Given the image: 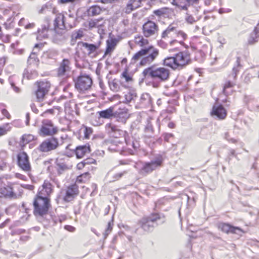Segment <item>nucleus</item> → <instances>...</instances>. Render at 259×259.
Masks as SVG:
<instances>
[{"label":"nucleus","instance_id":"18","mask_svg":"<svg viewBox=\"0 0 259 259\" xmlns=\"http://www.w3.org/2000/svg\"><path fill=\"white\" fill-rule=\"evenodd\" d=\"M130 117L129 110L125 106H120L116 111L114 110V117L118 122L125 123Z\"/></svg>","mask_w":259,"mask_h":259},{"label":"nucleus","instance_id":"19","mask_svg":"<svg viewBox=\"0 0 259 259\" xmlns=\"http://www.w3.org/2000/svg\"><path fill=\"white\" fill-rule=\"evenodd\" d=\"M179 68L189 64L191 62L190 54L188 51L180 52L176 55Z\"/></svg>","mask_w":259,"mask_h":259},{"label":"nucleus","instance_id":"2","mask_svg":"<svg viewBox=\"0 0 259 259\" xmlns=\"http://www.w3.org/2000/svg\"><path fill=\"white\" fill-rule=\"evenodd\" d=\"M143 74L145 79H151L159 82L167 80L170 76L169 69L164 67H157L151 66L143 71Z\"/></svg>","mask_w":259,"mask_h":259},{"label":"nucleus","instance_id":"38","mask_svg":"<svg viewBox=\"0 0 259 259\" xmlns=\"http://www.w3.org/2000/svg\"><path fill=\"white\" fill-rule=\"evenodd\" d=\"M173 44L172 40L169 39V44L168 45V50L170 52H178L180 50L181 45L180 44Z\"/></svg>","mask_w":259,"mask_h":259},{"label":"nucleus","instance_id":"37","mask_svg":"<svg viewBox=\"0 0 259 259\" xmlns=\"http://www.w3.org/2000/svg\"><path fill=\"white\" fill-rule=\"evenodd\" d=\"M103 19V18H100L96 19H91L88 22V28L90 30H92V29L96 28L98 26V24L99 21L102 20Z\"/></svg>","mask_w":259,"mask_h":259},{"label":"nucleus","instance_id":"53","mask_svg":"<svg viewBox=\"0 0 259 259\" xmlns=\"http://www.w3.org/2000/svg\"><path fill=\"white\" fill-rule=\"evenodd\" d=\"M174 135L171 133H165L164 135V139L165 141L168 142L170 138L173 137Z\"/></svg>","mask_w":259,"mask_h":259},{"label":"nucleus","instance_id":"39","mask_svg":"<svg viewBox=\"0 0 259 259\" xmlns=\"http://www.w3.org/2000/svg\"><path fill=\"white\" fill-rule=\"evenodd\" d=\"M114 225V218L112 216L111 218V220L108 223L107 228L105 230V237H106V236L110 234L113 229V227Z\"/></svg>","mask_w":259,"mask_h":259},{"label":"nucleus","instance_id":"11","mask_svg":"<svg viewBox=\"0 0 259 259\" xmlns=\"http://www.w3.org/2000/svg\"><path fill=\"white\" fill-rule=\"evenodd\" d=\"M162 163V157H158L155 160L150 162H145L140 170V174L145 176L150 174L153 170L161 166Z\"/></svg>","mask_w":259,"mask_h":259},{"label":"nucleus","instance_id":"5","mask_svg":"<svg viewBox=\"0 0 259 259\" xmlns=\"http://www.w3.org/2000/svg\"><path fill=\"white\" fill-rule=\"evenodd\" d=\"M59 131L58 127L55 125L51 120L44 119L38 130V134L41 137H53Z\"/></svg>","mask_w":259,"mask_h":259},{"label":"nucleus","instance_id":"15","mask_svg":"<svg viewBox=\"0 0 259 259\" xmlns=\"http://www.w3.org/2000/svg\"><path fill=\"white\" fill-rule=\"evenodd\" d=\"M210 114L220 120H223L226 118L228 112L222 104H215L212 106Z\"/></svg>","mask_w":259,"mask_h":259},{"label":"nucleus","instance_id":"31","mask_svg":"<svg viewBox=\"0 0 259 259\" xmlns=\"http://www.w3.org/2000/svg\"><path fill=\"white\" fill-rule=\"evenodd\" d=\"M91 178L90 174L89 172H86L77 176L75 184H85L88 183Z\"/></svg>","mask_w":259,"mask_h":259},{"label":"nucleus","instance_id":"55","mask_svg":"<svg viewBox=\"0 0 259 259\" xmlns=\"http://www.w3.org/2000/svg\"><path fill=\"white\" fill-rule=\"evenodd\" d=\"M121 96L119 94H115L111 97V101L119 100L121 99Z\"/></svg>","mask_w":259,"mask_h":259},{"label":"nucleus","instance_id":"4","mask_svg":"<svg viewBox=\"0 0 259 259\" xmlns=\"http://www.w3.org/2000/svg\"><path fill=\"white\" fill-rule=\"evenodd\" d=\"M163 38H167L172 40L173 44L184 46V41L187 39V34L182 30H177L174 27H168L161 35Z\"/></svg>","mask_w":259,"mask_h":259},{"label":"nucleus","instance_id":"25","mask_svg":"<svg viewBox=\"0 0 259 259\" xmlns=\"http://www.w3.org/2000/svg\"><path fill=\"white\" fill-rule=\"evenodd\" d=\"M69 159L66 158H58L56 159V167L59 174L70 168L71 166L69 164Z\"/></svg>","mask_w":259,"mask_h":259},{"label":"nucleus","instance_id":"63","mask_svg":"<svg viewBox=\"0 0 259 259\" xmlns=\"http://www.w3.org/2000/svg\"><path fill=\"white\" fill-rule=\"evenodd\" d=\"M7 167V164L5 162H3L1 164H0V170H4Z\"/></svg>","mask_w":259,"mask_h":259},{"label":"nucleus","instance_id":"12","mask_svg":"<svg viewBox=\"0 0 259 259\" xmlns=\"http://www.w3.org/2000/svg\"><path fill=\"white\" fill-rule=\"evenodd\" d=\"M237 74L235 73L232 76V79L229 75L228 78L225 80L223 84V93L227 96L232 95L235 92L234 88L236 85Z\"/></svg>","mask_w":259,"mask_h":259},{"label":"nucleus","instance_id":"34","mask_svg":"<svg viewBox=\"0 0 259 259\" xmlns=\"http://www.w3.org/2000/svg\"><path fill=\"white\" fill-rule=\"evenodd\" d=\"M165 65L169 66L174 69H179L177 61H176V57H170L165 58L164 60Z\"/></svg>","mask_w":259,"mask_h":259},{"label":"nucleus","instance_id":"32","mask_svg":"<svg viewBox=\"0 0 259 259\" xmlns=\"http://www.w3.org/2000/svg\"><path fill=\"white\" fill-rule=\"evenodd\" d=\"M171 4L182 10H187L188 4L187 0H169Z\"/></svg>","mask_w":259,"mask_h":259},{"label":"nucleus","instance_id":"21","mask_svg":"<svg viewBox=\"0 0 259 259\" xmlns=\"http://www.w3.org/2000/svg\"><path fill=\"white\" fill-rule=\"evenodd\" d=\"M218 228L220 230L226 234H238L240 232H244L241 228L233 226L228 223H220L218 225Z\"/></svg>","mask_w":259,"mask_h":259},{"label":"nucleus","instance_id":"41","mask_svg":"<svg viewBox=\"0 0 259 259\" xmlns=\"http://www.w3.org/2000/svg\"><path fill=\"white\" fill-rule=\"evenodd\" d=\"M111 90L114 92H117L120 89V86L115 80H113L110 83Z\"/></svg>","mask_w":259,"mask_h":259},{"label":"nucleus","instance_id":"59","mask_svg":"<svg viewBox=\"0 0 259 259\" xmlns=\"http://www.w3.org/2000/svg\"><path fill=\"white\" fill-rule=\"evenodd\" d=\"M35 26L34 23H27L25 25V28L26 29H31L33 28Z\"/></svg>","mask_w":259,"mask_h":259},{"label":"nucleus","instance_id":"44","mask_svg":"<svg viewBox=\"0 0 259 259\" xmlns=\"http://www.w3.org/2000/svg\"><path fill=\"white\" fill-rule=\"evenodd\" d=\"M83 161H84L85 165L96 164V160L92 158H88Z\"/></svg>","mask_w":259,"mask_h":259},{"label":"nucleus","instance_id":"49","mask_svg":"<svg viewBox=\"0 0 259 259\" xmlns=\"http://www.w3.org/2000/svg\"><path fill=\"white\" fill-rule=\"evenodd\" d=\"M85 164L83 161H82L77 163L76 168L78 170H81L85 166Z\"/></svg>","mask_w":259,"mask_h":259},{"label":"nucleus","instance_id":"61","mask_svg":"<svg viewBox=\"0 0 259 259\" xmlns=\"http://www.w3.org/2000/svg\"><path fill=\"white\" fill-rule=\"evenodd\" d=\"M27 24L26 20L24 19H21L19 22V25L20 26H24Z\"/></svg>","mask_w":259,"mask_h":259},{"label":"nucleus","instance_id":"23","mask_svg":"<svg viewBox=\"0 0 259 259\" xmlns=\"http://www.w3.org/2000/svg\"><path fill=\"white\" fill-rule=\"evenodd\" d=\"M105 130L110 136L115 138H120L122 133L117 125L111 123H108L105 125Z\"/></svg>","mask_w":259,"mask_h":259},{"label":"nucleus","instance_id":"7","mask_svg":"<svg viewBox=\"0 0 259 259\" xmlns=\"http://www.w3.org/2000/svg\"><path fill=\"white\" fill-rule=\"evenodd\" d=\"M160 219V215L158 213H152L149 216L142 218L139 221V225L144 232L148 233L154 230L153 224Z\"/></svg>","mask_w":259,"mask_h":259},{"label":"nucleus","instance_id":"24","mask_svg":"<svg viewBox=\"0 0 259 259\" xmlns=\"http://www.w3.org/2000/svg\"><path fill=\"white\" fill-rule=\"evenodd\" d=\"M145 0H129L124 8L126 14H130L132 12L142 6V2Z\"/></svg>","mask_w":259,"mask_h":259},{"label":"nucleus","instance_id":"22","mask_svg":"<svg viewBox=\"0 0 259 259\" xmlns=\"http://www.w3.org/2000/svg\"><path fill=\"white\" fill-rule=\"evenodd\" d=\"M70 61L67 59H64L60 63L57 69V74L59 77L66 75L70 71Z\"/></svg>","mask_w":259,"mask_h":259},{"label":"nucleus","instance_id":"30","mask_svg":"<svg viewBox=\"0 0 259 259\" xmlns=\"http://www.w3.org/2000/svg\"><path fill=\"white\" fill-rule=\"evenodd\" d=\"M102 11L101 7L98 5H93L87 10V14L88 16L94 17L100 15Z\"/></svg>","mask_w":259,"mask_h":259},{"label":"nucleus","instance_id":"56","mask_svg":"<svg viewBox=\"0 0 259 259\" xmlns=\"http://www.w3.org/2000/svg\"><path fill=\"white\" fill-rule=\"evenodd\" d=\"M75 0H58L60 4H66L69 3H73Z\"/></svg>","mask_w":259,"mask_h":259},{"label":"nucleus","instance_id":"8","mask_svg":"<svg viewBox=\"0 0 259 259\" xmlns=\"http://www.w3.org/2000/svg\"><path fill=\"white\" fill-rule=\"evenodd\" d=\"M35 84L37 89L34 92L37 102H42L45 99L46 96L48 94L51 87L50 82L47 80L36 81Z\"/></svg>","mask_w":259,"mask_h":259},{"label":"nucleus","instance_id":"14","mask_svg":"<svg viewBox=\"0 0 259 259\" xmlns=\"http://www.w3.org/2000/svg\"><path fill=\"white\" fill-rule=\"evenodd\" d=\"M54 191L53 186L49 181L45 180L42 185L39 187L35 196L50 198L51 195Z\"/></svg>","mask_w":259,"mask_h":259},{"label":"nucleus","instance_id":"62","mask_svg":"<svg viewBox=\"0 0 259 259\" xmlns=\"http://www.w3.org/2000/svg\"><path fill=\"white\" fill-rule=\"evenodd\" d=\"M168 127L170 128H174L176 127V124L174 122H169L167 125Z\"/></svg>","mask_w":259,"mask_h":259},{"label":"nucleus","instance_id":"54","mask_svg":"<svg viewBox=\"0 0 259 259\" xmlns=\"http://www.w3.org/2000/svg\"><path fill=\"white\" fill-rule=\"evenodd\" d=\"M10 222V220L8 219L5 221H4L3 223H1L0 224V229H3L5 227H6L8 223Z\"/></svg>","mask_w":259,"mask_h":259},{"label":"nucleus","instance_id":"27","mask_svg":"<svg viewBox=\"0 0 259 259\" xmlns=\"http://www.w3.org/2000/svg\"><path fill=\"white\" fill-rule=\"evenodd\" d=\"M259 38V22L253 29L252 32L250 34L248 38V44L252 45L257 42Z\"/></svg>","mask_w":259,"mask_h":259},{"label":"nucleus","instance_id":"26","mask_svg":"<svg viewBox=\"0 0 259 259\" xmlns=\"http://www.w3.org/2000/svg\"><path fill=\"white\" fill-rule=\"evenodd\" d=\"M90 152V147L89 146L82 145L77 146L75 150V155L78 159L83 157L87 153Z\"/></svg>","mask_w":259,"mask_h":259},{"label":"nucleus","instance_id":"42","mask_svg":"<svg viewBox=\"0 0 259 259\" xmlns=\"http://www.w3.org/2000/svg\"><path fill=\"white\" fill-rule=\"evenodd\" d=\"M121 77L125 79L126 82L132 81V77L129 74L127 70H125L121 74Z\"/></svg>","mask_w":259,"mask_h":259},{"label":"nucleus","instance_id":"51","mask_svg":"<svg viewBox=\"0 0 259 259\" xmlns=\"http://www.w3.org/2000/svg\"><path fill=\"white\" fill-rule=\"evenodd\" d=\"M2 113L4 116L8 119H9L11 117V115L8 111L5 108H2Z\"/></svg>","mask_w":259,"mask_h":259},{"label":"nucleus","instance_id":"20","mask_svg":"<svg viewBox=\"0 0 259 259\" xmlns=\"http://www.w3.org/2000/svg\"><path fill=\"white\" fill-rule=\"evenodd\" d=\"M17 162L19 167L25 171H29L31 169L28 156L25 152H21L17 155Z\"/></svg>","mask_w":259,"mask_h":259},{"label":"nucleus","instance_id":"47","mask_svg":"<svg viewBox=\"0 0 259 259\" xmlns=\"http://www.w3.org/2000/svg\"><path fill=\"white\" fill-rule=\"evenodd\" d=\"M126 173V171H124L122 172L115 174L113 176V178L115 180H118L119 179H120L123 176L124 174Z\"/></svg>","mask_w":259,"mask_h":259},{"label":"nucleus","instance_id":"48","mask_svg":"<svg viewBox=\"0 0 259 259\" xmlns=\"http://www.w3.org/2000/svg\"><path fill=\"white\" fill-rule=\"evenodd\" d=\"M186 20L188 23L190 24H192L195 22L194 17L191 15H187L186 17Z\"/></svg>","mask_w":259,"mask_h":259},{"label":"nucleus","instance_id":"13","mask_svg":"<svg viewBox=\"0 0 259 259\" xmlns=\"http://www.w3.org/2000/svg\"><path fill=\"white\" fill-rule=\"evenodd\" d=\"M77 45L82 51L84 56L88 55L91 57H96L98 55L97 52L98 49V46L83 41L78 42Z\"/></svg>","mask_w":259,"mask_h":259},{"label":"nucleus","instance_id":"45","mask_svg":"<svg viewBox=\"0 0 259 259\" xmlns=\"http://www.w3.org/2000/svg\"><path fill=\"white\" fill-rule=\"evenodd\" d=\"M92 130L91 129V128H89V127H86L84 131V137L87 139L89 138V137H90V135L92 134Z\"/></svg>","mask_w":259,"mask_h":259},{"label":"nucleus","instance_id":"60","mask_svg":"<svg viewBox=\"0 0 259 259\" xmlns=\"http://www.w3.org/2000/svg\"><path fill=\"white\" fill-rule=\"evenodd\" d=\"M116 1V0H100V2L102 4H108L114 3Z\"/></svg>","mask_w":259,"mask_h":259},{"label":"nucleus","instance_id":"36","mask_svg":"<svg viewBox=\"0 0 259 259\" xmlns=\"http://www.w3.org/2000/svg\"><path fill=\"white\" fill-rule=\"evenodd\" d=\"M137 97V94L135 93L132 92H128L124 94V101H123L125 103H129L133 101H134Z\"/></svg>","mask_w":259,"mask_h":259},{"label":"nucleus","instance_id":"43","mask_svg":"<svg viewBox=\"0 0 259 259\" xmlns=\"http://www.w3.org/2000/svg\"><path fill=\"white\" fill-rule=\"evenodd\" d=\"M9 81L11 85L12 88L14 89V90L16 92V87L15 85V76H11L9 78Z\"/></svg>","mask_w":259,"mask_h":259},{"label":"nucleus","instance_id":"29","mask_svg":"<svg viewBox=\"0 0 259 259\" xmlns=\"http://www.w3.org/2000/svg\"><path fill=\"white\" fill-rule=\"evenodd\" d=\"M37 138L33 135L28 134L23 135L20 140V144L22 146H24L29 143L36 141Z\"/></svg>","mask_w":259,"mask_h":259},{"label":"nucleus","instance_id":"33","mask_svg":"<svg viewBox=\"0 0 259 259\" xmlns=\"http://www.w3.org/2000/svg\"><path fill=\"white\" fill-rule=\"evenodd\" d=\"M107 47L105 52V55L110 54L115 49L117 45V41L115 39H110L106 41Z\"/></svg>","mask_w":259,"mask_h":259},{"label":"nucleus","instance_id":"6","mask_svg":"<svg viewBox=\"0 0 259 259\" xmlns=\"http://www.w3.org/2000/svg\"><path fill=\"white\" fill-rule=\"evenodd\" d=\"M14 183L8 181L7 178L0 177V197L11 199L15 196L14 192Z\"/></svg>","mask_w":259,"mask_h":259},{"label":"nucleus","instance_id":"17","mask_svg":"<svg viewBox=\"0 0 259 259\" xmlns=\"http://www.w3.org/2000/svg\"><path fill=\"white\" fill-rule=\"evenodd\" d=\"M78 187L76 184L68 186L65 190L63 200L66 202L72 201L79 194Z\"/></svg>","mask_w":259,"mask_h":259},{"label":"nucleus","instance_id":"58","mask_svg":"<svg viewBox=\"0 0 259 259\" xmlns=\"http://www.w3.org/2000/svg\"><path fill=\"white\" fill-rule=\"evenodd\" d=\"M199 1V0H187L188 4V7H189L191 5L197 3Z\"/></svg>","mask_w":259,"mask_h":259},{"label":"nucleus","instance_id":"52","mask_svg":"<svg viewBox=\"0 0 259 259\" xmlns=\"http://www.w3.org/2000/svg\"><path fill=\"white\" fill-rule=\"evenodd\" d=\"M8 124L6 125L5 126H0V136L5 135L6 133L7 130L6 126H8Z\"/></svg>","mask_w":259,"mask_h":259},{"label":"nucleus","instance_id":"40","mask_svg":"<svg viewBox=\"0 0 259 259\" xmlns=\"http://www.w3.org/2000/svg\"><path fill=\"white\" fill-rule=\"evenodd\" d=\"M167 10V8H161L160 9L154 10L153 13L154 15L158 16L159 17H160L166 14Z\"/></svg>","mask_w":259,"mask_h":259},{"label":"nucleus","instance_id":"9","mask_svg":"<svg viewBox=\"0 0 259 259\" xmlns=\"http://www.w3.org/2000/svg\"><path fill=\"white\" fill-rule=\"evenodd\" d=\"M60 146L59 140L54 136L44 140L38 146V150L43 153L55 150Z\"/></svg>","mask_w":259,"mask_h":259},{"label":"nucleus","instance_id":"35","mask_svg":"<svg viewBox=\"0 0 259 259\" xmlns=\"http://www.w3.org/2000/svg\"><path fill=\"white\" fill-rule=\"evenodd\" d=\"M64 15L61 13L57 15L54 20V25L55 28H62L61 27H65L64 25Z\"/></svg>","mask_w":259,"mask_h":259},{"label":"nucleus","instance_id":"16","mask_svg":"<svg viewBox=\"0 0 259 259\" xmlns=\"http://www.w3.org/2000/svg\"><path fill=\"white\" fill-rule=\"evenodd\" d=\"M158 30V25L152 21H148L145 23L142 27L143 33L146 37L156 34Z\"/></svg>","mask_w":259,"mask_h":259},{"label":"nucleus","instance_id":"1","mask_svg":"<svg viewBox=\"0 0 259 259\" xmlns=\"http://www.w3.org/2000/svg\"><path fill=\"white\" fill-rule=\"evenodd\" d=\"M147 38L142 35H137L134 37V45L141 49L133 56L132 63L138 62L140 66H146L152 63L159 56L158 49L150 45V41Z\"/></svg>","mask_w":259,"mask_h":259},{"label":"nucleus","instance_id":"3","mask_svg":"<svg viewBox=\"0 0 259 259\" xmlns=\"http://www.w3.org/2000/svg\"><path fill=\"white\" fill-rule=\"evenodd\" d=\"M33 214L36 217H44L48 214L52 205L51 198L35 196L33 201Z\"/></svg>","mask_w":259,"mask_h":259},{"label":"nucleus","instance_id":"50","mask_svg":"<svg viewBox=\"0 0 259 259\" xmlns=\"http://www.w3.org/2000/svg\"><path fill=\"white\" fill-rule=\"evenodd\" d=\"M65 229L70 232H73L75 231V228L71 225H66L64 227Z\"/></svg>","mask_w":259,"mask_h":259},{"label":"nucleus","instance_id":"64","mask_svg":"<svg viewBox=\"0 0 259 259\" xmlns=\"http://www.w3.org/2000/svg\"><path fill=\"white\" fill-rule=\"evenodd\" d=\"M44 46V45L43 44H37L34 46V49L38 48L39 49H41L43 48Z\"/></svg>","mask_w":259,"mask_h":259},{"label":"nucleus","instance_id":"10","mask_svg":"<svg viewBox=\"0 0 259 259\" xmlns=\"http://www.w3.org/2000/svg\"><path fill=\"white\" fill-rule=\"evenodd\" d=\"M74 82L75 88L80 93H83L90 90L93 84L92 78L87 75H79Z\"/></svg>","mask_w":259,"mask_h":259},{"label":"nucleus","instance_id":"57","mask_svg":"<svg viewBox=\"0 0 259 259\" xmlns=\"http://www.w3.org/2000/svg\"><path fill=\"white\" fill-rule=\"evenodd\" d=\"M6 63V60L5 58H0V68H3Z\"/></svg>","mask_w":259,"mask_h":259},{"label":"nucleus","instance_id":"46","mask_svg":"<svg viewBox=\"0 0 259 259\" xmlns=\"http://www.w3.org/2000/svg\"><path fill=\"white\" fill-rule=\"evenodd\" d=\"M9 145L11 146V149L12 151L15 150V145H16V141L15 139H11L9 142Z\"/></svg>","mask_w":259,"mask_h":259},{"label":"nucleus","instance_id":"28","mask_svg":"<svg viewBox=\"0 0 259 259\" xmlns=\"http://www.w3.org/2000/svg\"><path fill=\"white\" fill-rule=\"evenodd\" d=\"M114 106H111L106 110L97 112L99 117L105 119H109L114 117Z\"/></svg>","mask_w":259,"mask_h":259}]
</instances>
